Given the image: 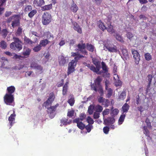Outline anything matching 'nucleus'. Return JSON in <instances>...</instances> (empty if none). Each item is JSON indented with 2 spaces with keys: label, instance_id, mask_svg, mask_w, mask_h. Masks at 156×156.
Segmentation results:
<instances>
[{
  "label": "nucleus",
  "instance_id": "nucleus-6",
  "mask_svg": "<svg viewBox=\"0 0 156 156\" xmlns=\"http://www.w3.org/2000/svg\"><path fill=\"white\" fill-rule=\"evenodd\" d=\"M86 47V44L83 43V41H81L77 45V47L78 48L77 49L79 51L83 54L87 55V52L85 50Z\"/></svg>",
  "mask_w": 156,
  "mask_h": 156
},
{
  "label": "nucleus",
  "instance_id": "nucleus-12",
  "mask_svg": "<svg viewBox=\"0 0 156 156\" xmlns=\"http://www.w3.org/2000/svg\"><path fill=\"white\" fill-rule=\"evenodd\" d=\"M102 80V79L100 76H98L97 79L94 80V84L91 85L92 89L94 90H96V87L100 86V83L101 81Z\"/></svg>",
  "mask_w": 156,
  "mask_h": 156
},
{
  "label": "nucleus",
  "instance_id": "nucleus-44",
  "mask_svg": "<svg viewBox=\"0 0 156 156\" xmlns=\"http://www.w3.org/2000/svg\"><path fill=\"white\" fill-rule=\"evenodd\" d=\"M41 46L40 44L34 47L33 48V51L35 52H37L40 51L41 49Z\"/></svg>",
  "mask_w": 156,
  "mask_h": 156
},
{
  "label": "nucleus",
  "instance_id": "nucleus-8",
  "mask_svg": "<svg viewBox=\"0 0 156 156\" xmlns=\"http://www.w3.org/2000/svg\"><path fill=\"white\" fill-rule=\"evenodd\" d=\"M58 105L57 104L55 106H51L49 108H48V107H47V112L48 114H49V116L51 119L53 118L55 116V114L54 112L56 109V108Z\"/></svg>",
  "mask_w": 156,
  "mask_h": 156
},
{
  "label": "nucleus",
  "instance_id": "nucleus-19",
  "mask_svg": "<svg viewBox=\"0 0 156 156\" xmlns=\"http://www.w3.org/2000/svg\"><path fill=\"white\" fill-rule=\"evenodd\" d=\"M34 4L37 6H41L44 3V0H34Z\"/></svg>",
  "mask_w": 156,
  "mask_h": 156
},
{
  "label": "nucleus",
  "instance_id": "nucleus-34",
  "mask_svg": "<svg viewBox=\"0 0 156 156\" xmlns=\"http://www.w3.org/2000/svg\"><path fill=\"white\" fill-rule=\"evenodd\" d=\"M94 110L97 112H101L103 108L101 106L99 105H97L94 107Z\"/></svg>",
  "mask_w": 156,
  "mask_h": 156
},
{
  "label": "nucleus",
  "instance_id": "nucleus-10",
  "mask_svg": "<svg viewBox=\"0 0 156 156\" xmlns=\"http://www.w3.org/2000/svg\"><path fill=\"white\" fill-rule=\"evenodd\" d=\"M131 52L133 55V57L135 60V63L137 64H138L140 60V56L139 54L136 50L133 49H132Z\"/></svg>",
  "mask_w": 156,
  "mask_h": 156
},
{
  "label": "nucleus",
  "instance_id": "nucleus-11",
  "mask_svg": "<svg viewBox=\"0 0 156 156\" xmlns=\"http://www.w3.org/2000/svg\"><path fill=\"white\" fill-rule=\"evenodd\" d=\"M104 49L105 51L108 50L111 52H116L117 51L116 47L112 46L111 45H107L105 44L104 47Z\"/></svg>",
  "mask_w": 156,
  "mask_h": 156
},
{
  "label": "nucleus",
  "instance_id": "nucleus-21",
  "mask_svg": "<svg viewBox=\"0 0 156 156\" xmlns=\"http://www.w3.org/2000/svg\"><path fill=\"white\" fill-rule=\"evenodd\" d=\"M71 10L74 12H76L78 9V8L77 5L72 1V4L70 7Z\"/></svg>",
  "mask_w": 156,
  "mask_h": 156
},
{
  "label": "nucleus",
  "instance_id": "nucleus-32",
  "mask_svg": "<svg viewBox=\"0 0 156 156\" xmlns=\"http://www.w3.org/2000/svg\"><path fill=\"white\" fill-rule=\"evenodd\" d=\"M98 23L99 27L102 30H104L106 29V27L105 26L104 23L101 22V20H99L98 22Z\"/></svg>",
  "mask_w": 156,
  "mask_h": 156
},
{
  "label": "nucleus",
  "instance_id": "nucleus-22",
  "mask_svg": "<svg viewBox=\"0 0 156 156\" xmlns=\"http://www.w3.org/2000/svg\"><path fill=\"white\" fill-rule=\"evenodd\" d=\"M59 62L60 65H64L66 63V58L63 56H60L59 58Z\"/></svg>",
  "mask_w": 156,
  "mask_h": 156
},
{
  "label": "nucleus",
  "instance_id": "nucleus-36",
  "mask_svg": "<svg viewBox=\"0 0 156 156\" xmlns=\"http://www.w3.org/2000/svg\"><path fill=\"white\" fill-rule=\"evenodd\" d=\"M12 58L14 59H21L24 58V57L20 55H18L16 54L13 53L12 54Z\"/></svg>",
  "mask_w": 156,
  "mask_h": 156
},
{
  "label": "nucleus",
  "instance_id": "nucleus-35",
  "mask_svg": "<svg viewBox=\"0 0 156 156\" xmlns=\"http://www.w3.org/2000/svg\"><path fill=\"white\" fill-rule=\"evenodd\" d=\"M126 97V93L125 91L122 92L119 96L118 99L119 100H122L124 99Z\"/></svg>",
  "mask_w": 156,
  "mask_h": 156
},
{
  "label": "nucleus",
  "instance_id": "nucleus-1",
  "mask_svg": "<svg viewBox=\"0 0 156 156\" xmlns=\"http://www.w3.org/2000/svg\"><path fill=\"white\" fill-rule=\"evenodd\" d=\"M72 55L73 56H75V57L74 59L69 64L67 72L68 75L74 71V68L76 65L78 60L80 58L84 57L83 55H80L78 52L72 53Z\"/></svg>",
  "mask_w": 156,
  "mask_h": 156
},
{
  "label": "nucleus",
  "instance_id": "nucleus-40",
  "mask_svg": "<svg viewBox=\"0 0 156 156\" xmlns=\"http://www.w3.org/2000/svg\"><path fill=\"white\" fill-rule=\"evenodd\" d=\"M111 111V114L113 115H117L119 112V110L118 109L115 108L113 109V107L112 108Z\"/></svg>",
  "mask_w": 156,
  "mask_h": 156
},
{
  "label": "nucleus",
  "instance_id": "nucleus-31",
  "mask_svg": "<svg viewBox=\"0 0 156 156\" xmlns=\"http://www.w3.org/2000/svg\"><path fill=\"white\" fill-rule=\"evenodd\" d=\"M122 54L124 57L126 58H128V54L127 50L123 48H121Z\"/></svg>",
  "mask_w": 156,
  "mask_h": 156
},
{
  "label": "nucleus",
  "instance_id": "nucleus-25",
  "mask_svg": "<svg viewBox=\"0 0 156 156\" xmlns=\"http://www.w3.org/2000/svg\"><path fill=\"white\" fill-rule=\"evenodd\" d=\"M86 46L87 47V49L90 51L93 52L94 51H95L94 46L91 44L87 43Z\"/></svg>",
  "mask_w": 156,
  "mask_h": 156
},
{
  "label": "nucleus",
  "instance_id": "nucleus-45",
  "mask_svg": "<svg viewBox=\"0 0 156 156\" xmlns=\"http://www.w3.org/2000/svg\"><path fill=\"white\" fill-rule=\"evenodd\" d=\"M144 56L146 60L147 61H149L151 59V56L150 54L149 53L145 54Z\"/></svg>",
  "mask_w": 156,
  "mask_h": 156
},
{
  "label": "nucleus",
  "instance_id": "nucleus-7",
  "mask_svg": "<svg viewBox=\"0 0 156 156\" xmlns=\"http://www.w3.org/2000/svg\"><path fill=\"white\" fill-rule=\"evenodd\" d=\"M117 70V67L116 66H115L113 69V78L115 80V85L116 86H119L121 85L122 83L121 81L119 79L118 75H117L116 73Z\"/></svg>",
  "mask_w": 156,
  "mask_h": 156
},
{
  "label": "nucleus",
  "instance_id": "nucleus-41",
  "mask_svg": "<svg viewBox=\"0 0 156 156\" xmlns=\"http://www.w3.org/2000/svg\"><path fill=\"white\" fill-rule=\"evenodd\" d=\"M96 90H94L96 92L98 91L101 94V95L102 96L103 94V92L101 86H99L98 87H96Z\"/></svg>",
  "mask_w": 156,
  "mask_h": 156
},
{
  "label": "nucleus",
  "instance_id": "nucleus-38",
  "mask_svg": "<svg viewBox=\"0 0 156 156\" xmlns=\"http://www.w3.org/2000/svg\"><path fill=\"white\" fill-rule=\"evenodd\" d=\"M86 66H87L93 72L95 73L96 70L95 69V67L92 65H90V64H87L86 63H85Z\"/></svg>",
  "mask_w": 156,
  "mask_h": 156
},
{
  "label": "nucleus",
  "instance_id": "nucleus-5",
  "mask_svg": "<svg viewBox=\"0 0 156 156\" xmlns=\"http://www.w3.org/2000/svg\"><path fill=\"white\" fill-rule=\"evenodd\" d=\"M30 67L31 68L36 70V74H40L43 72V67L35 62H32L30 63Z\"/></svg>",
  "mask_w": 156,
  "mask_h": 156
},
{
  "label": "nucleus",
  "instance_id": "nucleus-64",
  "mask_svg": "<svg viewBox=\"0 0 156 156\" xmlns=\"http://www.w3.org/2000/svg\"><path fill=\"white\" fill-rule=\"evenodd\" d=\"M100 113L99 112H96L94 113V117L95 119H97L99 117Z\"/></svg>",
  "mask_w": 156,
  "mask_h": 156
},
{
  "label": "nucleus",
  "instance_id": "nucleus-63",
  "mask_svg": "<svg viewBox=\"0 0 156 156\" xmlns=\"http://www.w3.org/2000/svg\"><path fill=\"white\" fill-rule=\"evenodd\" d=\"M144 133L145 134L146 136H148L149 133V132L147 129L146 127L144 126Z\"/></svg>",
  "mask_w": 156,
  "mask_h": 156
},
{
  "label": "nucleus",
  "instance_id": "nucleus-37",
  "mask_svg": "<svg viewBox=\"0 0 156 156\" xmlns=\"http://www.w3.org/2000/svg\"><path fill=\"white\" fill-rule=\"evenodd\" d=\"M114 35L115 36V37L117 40L121 42H124L123 40L122 37L119 34H117L116 32L115 34H114Z\"/></svg>",
  "mask_w": 156,
  "mask_h": 156
},
{
  "label": "nucleus",
  "instance_id": "nucleus-29",
  "mask_svg": "<svg viewBox=\"0 0 156 156\" xmlns=\"http://www.w3.org/2000/svg\"><path fill=\"white\" fill-rule=\"evenodd\" d=\"M125 116L126 114L122 113L119 119L118 124L119 125L122 124L124 121Z\"/></svg>",
  "mask_w": 156,
  "mask_h": 156
},
{
  "label": "nucleus",
  "instance_id": "nucleus-51",
  "mask_svg": "<svg viewBox=\"0 0 156 156\" xmlns=\"http://www.w3.org/2000/svg\"><path fill=\"white\" fill-rule=\"evenodd\" d=\"M101 65H102V68L103 70L105 72H106L107 71V66L105 65V64L103 62H101Z\"/></svg>",
  "mask_w": 156,
  "mask_h": 156
},
{
  "label": "nucleus",
  "instance_id": "nucleus-14",
  "mask_svg": "<svg viewBox=\"0 0 156 156\" xmlns=\"http://www.w3.org/2000/svg\"><path fill=\"white\" fill-rule=\"evenodd\" d=\"M93 62L96 66L95 68L96 72H95V73L98 74H101V72H99L100 69H101L100 62L96 59H93Z\"/></svg>",
  "mask_w": 156,
  "mask_h": 156
},
{
  "label": "nucleus",
  "instance_id": "nucleus-48",
  "mask_svg": "<svg viewBox=\"0 0 156 156\" xmlns=\"http://www.w3.org/2000/svg\"><path fill=\"white\" fill-rule=\"evenodd\" d=\"M0 47L2 48L5 49L7 47L6 43L4 41H2L1 42Z\"/></svg>",
  "mask_w": 156,
  "mask_h": 156
},
{
  "label": "nucleus",
  "instance_id": "nucleus-47",
  "mask_svg": "<svg viewBox=\"0 0 156 156\" xmlns=\"http://www.w3.org/2000/svg\"><path fill=\"white\" fill-rule=\"evenodd\" d=\"M68 89V86L66 85H64L63 87L62 90V94L63 95H65L66 94Z\"/></svg>",
  "mask_w": 156,
  "mask_h": 156
},
{
  "label": "nucleus",
  "instance_id": "nucleus-54",
  "mask_svg": "<svg viewBox=\"0 0 156 156\" xmlns=\"http://www.w3.org/2000/svg\"><path fill=\"white\" fill-rule=\"evenodd\" d=\"M2 35L3 36V37L5 38L7 36L8 32L7 31L6 29H3L2 32Z\"/></svg>",
  "mask_w": 156,
  "mask_h": 156
},
{
  "label": "nucleus",
  "instance_id": "nucleus-53",
  "mask_svg": "<svg viewBox=\"0 0 156 156\" xmlns=\"http://www.w3.org/2000/svg\"><path fill=\"white\" fill-rule=\"evenodd\" d=\"M68 102L71 106H73L74 103V98H71L68 100Z\"/></svg>",
  "mask_w": 156,
  "mask_h": 156
},
{
  "label": "nucleus",
  "instance_id": "nucleus-39",
  "mask_svg": "<svg viewBox=\"0 0 156 156\" xmlns=\"http://www.w3.org/2000/svg\"><path fill=\"white\" fill-rule=\"evenodd\" d=\"M107 91V94L106 95V97L108 98H109L112 95V90L111 88H107V89H106Z\"/></svg>",
  "mask_w": 156,
  "mask_h": 156
},
{
  "label": "nucleus",
  "instance_id": "nucleus-33",
  "mask_svg": "<svg viewBox=\"0 0 156 156\" xmlns=\"http://www.w3.org/2000/svg\"><path fill=\"white\" fill-rule=\"evenodd\" d=\"M15 90V87L13 86H11L7 88V90L9 93V94H11L13 93Z\"/></svg>",
  "mask_w": 156,
  "mask_h": 156
},
{
  "label": "nucleus",
  "instance_id": "nucleus-9",
  "mask_svg": "<svg viewBox=\"0 0 156 156\" xmlns=\"http://www.w3.org/2000/svg\"><path fill=\"white\" fill-rule=\"evenodd\" d=\"M4 101L7 105H10L14 101L13 95L11 94H6L4 97Z\"/></svg>",
  "mask_w": 156,
  "mask_h": 156
},
{
  "label": "nucleus",
  "instance_id": "nucleus-43",
  "mask_svg": "<svg viewBox=\"0 0 156 156\" xmlns=\"http://www.w3.org/2000/svg\"><path fill=\"white\" fill-rule=\"evenodd\" d=\"M94 109V107L93 105H90L88 109V112L89 114H92Z\"/></svg>",
  "mask_w": 156,
  "mask_h": 156
},
{
  "label": "nucleus",
  "instance_id": "nucleus-15",
  "mask_svg": "<svg viewBox=\"0 0 156 156\" xmlns=\"http://www.w3.org/2000/svg\"><path fill=\"white\" fill-rule=\"evenodd\" d=\"M72 23L73 26V29L74 30L77 31L78 33L81 34L82 33L81 28L80 27L79 25L75 22L73 21L72 19H71Z\"/></svg>",
  "mask_w": 156,
  "mask_h": 156
},
{
  "label": "nucleus",
  "instance_id": "nucleus-24",
  "mask_svg": "<svg viewBox=\"0 0 156 156\" xmlns=\"http://www.w3.org/2000/svg\"><path fill=\"white\" fill-rule=\"evenodd\" d=\"M44 36L47 38V39L49 40H52L53 38V36L51 33L49 32H47L44 34Z\"/></svg>",
  "mask_w": 156,
  "mask_h": 156
},
{
  "label": "nucleus",
  "instance_id": "nucleus-49",
  "mask_svg": "<svg viewBox=\"0 0 156 156\" xmlns=\"http://www.w3.org/2000/svg\"><path fill=\"white\" fill-rule=\"evenodd\" d=\"M148 80L149 81V83H148V85H147V87L149 88L150 86V84H151V80L152 78V75H149L148 76Z\"/></svg>",
  "mask_w": 156,
  "mask_h": 156
},
{
  "label": "nucleus",
  "instance_id": "nucleus-60",
  "mask_svg": "<svg viewBox=\"0 0 156 156\" xmlns=\"http://www.w3.org/2000/svg\"><path fill=\"white\" fill-rule=\"evenodd\" d=\"M105 83V89H107V88H109L108 87L110 84V82L109 81L106 80Z\"/></svg>",
  "mask_w": 156,
  "mask_h": 156
},
{
  "label": "nucleus",
  "instance_id": "nucleus-3",
  "mask_svg": "<svg viewBox=\"0 0 156 156\" xmlns=\"http://www.w3.org/2000/svg\"><path fill=\"white\" fill-rule=\"evenodd\" d=\"M12 22V26L13 27L18 26L20 24L19 17L18 15H14L9 17L7 22L10 23Z\"/></svg>",
  "mask_w": 156,
  "mask_h": 156
},
{
  "label": "nucleus",
  "instance_id": "nucleus-56",
  "mask_svg": "<svg viewBox=\"0 0 156 156\" xmlns=\"http://www.w3.org/2000/svg\"><path fill=\"white\" fill-rule=\"evenodd\" d=\"M93 126L90 125H88L85 127V128L88 132H90Z\"/></svg>",
  "mask_w": 156,
  "mask_h": 156
},
{
  "label": "nucleus",
  "instance_id": "nucleus-58",
  "mask_svg": "<svg viewBox=\"0 0 156 156\" xmlns=\"http://www.w3.org/2000/svg\"><path fill=\"white\" fill-rule=\"evenodd\" d=\"M22 29L20 27H18L16 32V34L17 35H20L22 33Z\"/></svg>",
  "mask_w": 156,
  "mask_h": 156
},
{
  "label": "nucleus",
  "instance_id": "nucleus-28",
  "mask_svg": "<svg viewBox=\"0 0 156 156\" xmlns=\"http://www.w3.org/2000/svg\"><path fill=\"white\" fill-rule=\"evenodd\" d=\"M115 121V119L113 118H111L108 119H105L104 120V122L105 124L108 125V124H113Z\"/></svg>",
  "mask_w": 156,
  "mask_h": 156
},
{
  "label": "nucleus",
  "instance_id": "nucleus-42",
  "mask_svg": "<svg viewBox=\"0 0 156 156\" xmlns=\"http://www.w3.org/2000/svg\"><path fill=\"white\" fill-rule=\"evenodd\" d=\"M37 11L35 9L31 10L28 14V16L30 18H32L37 13Z\"/></svg>",
  "mask_w": 156,
  "mask_h": 156
},
{
  "label": "nucleus",
  "instance_id": "nucleus-26",
  "mask_svg": "<svg viewBox=\"0 0 156 156\" xmlns=\"http://www.w3.org/2000/svg\"><path fill=\"white\" fill-rule=\"evenodd\" d=\"M31 51V50L30 49L27 48L24 50L22 52V54L24 56L28 57L30 55Z\"/></svg>",
  "mask_w": 156,
  "mask_h": 156
},
{
  "label": "nucleus",
  "instance_id": "nucleus-13",
  "mask_svg": "<svg viewBox=\"0 0 156 156\" xmlns=\"http://www.w3.org/2000/svg\"><path fill=\"white\" fill-rule=\"evenodd\" d=\"M55 97L52 93L50 94V96L48 100L44 103V105L46 108L50 105L54 100Z\"/></svg>",
  "mask_w": 156,
  "mask_h": 156
},
{
  "label": "nucleus",
  "instance_id": "nucleus-20",
  "mask_svg": "<svg viewBox=\"0 0 156 156\" xmlns=\"http://www.w3.org/2000/svg\"><path fill=\"white\" fill-rule=\"evenodd\" d=\"M16 115L14 113L12 114L9 118V123L11 126L10 127L12 126V125L14 123V121L15 120V117Z\"/></svg>",
  "mask_w": 156,
  "mask_h": 156
},
{
  "label": "nucleus",
  "instance_id": "nucleus-59",
  "mask_svg": "<svg viewBox=\"0 0 156 156\" xmlns=\"http://www.w3.org/2000/svg\"><path fill=\"white\" fill-rule=\"evenodd\" d=\"M103 130L104 133L106 134H107L109 131V128L107 126L103 128Z\"/></svg>",
  "mask_w": 156,
  "mask_h": 156
},
{
  "label": "nucleus",
  "instance_id": "nucleus-27",
  "mask_svg": "<svg viewBox=\"0 0 156 156\" xmlns=\"http://www.w3.org/2000/svg\"><path fill=\"white\" fill-rule=\"evenodd\" d=\"M50 41L47 39L43 40L40 41L39 44L41 47H44L46 46L49 42Z\"/></svg>",
  "mask_w": 156,
  "mask_h": 156
},
{
  "label": "nucleus",
  "instance_id": "nucleus-57",
  "mask_svg": "<svg viewBox=\"0 0 156 156\" xmlns=\"http://www.w3.org/2000/svg\"><path fill=\"white\" fill-rule=\"evenodd\" d=\"M87 122L89 123L90 124H93L94 122V121H93V120L90 116H88L87 118Z\"/></svg>",
  "mask_w": 156,
  "mask_h": 156
},
{
  "label": "nucleus",
  "instance_id": "nucleus-2",
  "mask_svg": "<svg viewBox=\"0 0 156 156\" xmlns=\"http://www.w3.org/2000/svg\"><path fill=\"white\" fill-rule=\"evenodd\" d=\"M13 39L14 41L10 44V48L14 50L19 51L22 49V42L18 38L14 37Z\"/></svg>",
  "mask_w": 156,
  "mask_h": 156
},
{
  "label": "nucleus",
  "instance_id": "nucleus-4",
  "mask_svg": "<svg viewBox=\"0 0 156 156\" xmlns=\"http://www.w3.org/2000/svg\"><path fill=\"white\" fill-rule=\"evenodd\" d=\"M52 17L50 14L47 12H44L42 16V23L44 25H47L51 21Z\"/></svg>",
  "mask_w": 156,
  "mask_h": 156
},
{
  "label": "nucleus",
  "instance_id": "nucleus-50",
  "mask_svg": "<svg viewBox=\"0 0 156 156\" xmlns=\"http://www.w3.org/2000/svg\"><path fill=\"white\" fill-rule=\"evenodd\" d=\"M32 9V6L30 5H27L26 6L25 9V12H29L31 11Z\"/></svg>",
  "mask_w": 156,
  "mask_h": 156
},
{
  "label": "nucleus",
  "instance_id": "nucleus-46",
  "mask_svg": "<svg viewBox=\"0 0 156 156\" xmlns=\"http://www.w3.org/2000/svg\"><path fill=\"white\" fill-rule=\"evenodd\" d=\"M68 119L66 118H63L61 121V126H62L63 125H66L67 124Z\"/></svg>",
  "mask_w": 156,
  "mask_h": 156
},
{
  "label": "nucleus",
  "instance_id": "nucleus-18",
  "mask_svg": "<svg viewBox=\"0 0 156 156\" xmlns=\"http://www.w3.org/2000/svg\"><path fill=\"white\" fill-rule=\"evenodd\" d=\"M23 39L24 43L26 44H28L31 46L33 43H34V41L26 36L24 37Z\"/></svg>",
  "mask_w": 156,
  "mask_h": 156
},
{
  "label": "nucleus",
  "instance_id": "nucleus-30",
  "mask_svg": "<svg viewBox=\"0 0 156 156\" xmlns=\"http://www.w3.org/2000/svg\"><path fill=\"white\" fill-rule=\"evenodd\" d=\"M52 5L50 4L47 5H45L41 7V10L42 11L48 10L52 8Z\"/></svg>",
  "mask_w": 156,
  "mask_h": 156
},
{
  "label": "nucleus",
  "instance_id": "nucleus-23",
  "mask_svg": "<svg viewBox=\"0 0 156 156\" xmlns=\"http://www.w3.org/2000/svg\"><path fill=\"white\" fill-rule=\"evenodd\" d=\"M129 106L128 104L126 103H125L122 107V113L125 114L129 110Z\"/></svg>",
  "mask_w": 156,
  "mask_h": 156
},
{
  "label": "nucleus",
  "instance_id": "nucleus-17",
  "mask_svg": "<svg viewBox=\"0 0 156 156\" xmlns=\"http://www.w3.org/2000/svg\"><path fill=\"white\" fill-rule=\"evenodd\" d=\"M107 27H106V29L108 31L110 34H115V31L113 28V26L111 25L110 22H108L107 25Z\"/></svg>",
  "mask_w": 156,
  "mask_h": 156
},
{
  "label": "nucleus",
  "instance_id": "nucleus-61",
  "mask_svg": "<svg viewBox=\"0 0 156 156\" xmlns=\"http://www.w3.org/2000/svg\"><path fill=\"white\" fill-rule=\"evenodd\" d=\"M109 103V101L108 100L105 99L104 102L102 105H104L105 107H108V104Z\"/></svg>",
  "mask_w": 156,
  "mask_h": 156
},
{
  "label": "nucleus",
  "instance_id": "nucleus-55",
  "mask_svg": "<svg viewBox=\"0 0 156 156\" xmlns=\"http://www.w3.org/2000/svg\"><path fill=\"white\" fill-rule=\"evenodd\" d=\"M98 101L99 103H103L104 100L105 98H103L101 96H98Z\"/></svg>",
  "mask_w": 156,
  "mask_h": 156
},
{
  "label": "nucleus",
  "instance_id": "nucleus-52",
  "mask_svg": "<svg viewBox=\"0 0 156 156\" xmlns=\"http://www.w3.org/2000/svg\"><path fill=\"white\" fill-rule=\"evenodd\" d=\"M109 111H110V110L109 109H106L103 112H102V114H103V118L104 117V116L105 115H108V114H109ZM104 120L105 119H104V118H103Z\"/></svg>",
  "mask_w": 156,
  "mask_h": 156
},
{
  "label": "nucleus",
  "instance_id": "nucleus-62",
  "mask_svg": "<svg viewBox=\"0 0 156 156\" xmlns=\"http://www.w3.org/2000/svg\"><path fill=\"white\" fill-rule=\"evenodd\" d=\"M74 111L73 110L68 111L67 115L69 117H72L73 116Z\"/></svg>",
  "mask_w": 156,
  "mask_h": 156
},
{
  "label": "nucleus",
  "instance_id": "nucleus-16",
  "mask_svg": "<svg viewBox=\"0 0 156 156\" xmlns=\"http://www.w3.org/2000/svg\"><path fill=\"white\" fill-rule=\"evenodd\" d=\"M82 121L79 119H75L73 120V122L77 124V126L79 129H83L85 127V125L81 122Z\"/></svg>",
  "mask_w": 156,
  "mask_h": 156
}]
</instances>
